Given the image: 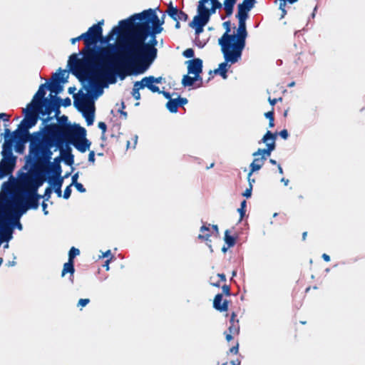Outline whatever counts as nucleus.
<instances>
[{
  "instance_id": "f257e3e1",
  "label": "nucleus",
  "mask_w": 365,
  "mask_h": 365,
  "mask_svg": "<svg viewBox=\"0 0 365 365\" xmlns=\"http://www.w3.org/2000/svg\"><path fill=\"white\" fill-rule=\"evenodd\" d=\"M103 23L104 21L101 20L83 33L85 48L81 52L83 59L73 53L68 61V66L78 78H88L91 83L106 80L113 84L117 76L123 80L130 73L120 56L115 54L116 47L114 44L96 48V44L103 41Z\"/></svg>"
},
{
  "instance_id": "f03ea898",
  "label": "nucleus",
  "mask_w": 365,
  "mask_h": 365,
  "mask_svg": "<svg viewBox=\"0 0 365 365\" xmlns=\"http://www.w3.org/2000/svg\"><path fill=\"white\" fill-rule=\"evenodd\" d=\"M163 24L164 21L160 20L152 9L119 21L122 29L127 31L120 46L123 53L120 58L129 75L131 74L128 69L130 63L135 65V73L139 74L144 73L155 61L158 54L156 36L163 31Z\"/></svg>"
},
{
  "instance_id": "7ed1b4c3",
  "label": "nucleus",
  "mask_w": 365,
  "mask_h": 365,
  "mask_svg": "<svg viewBox=\"0 0 365 365\" xmlns=\"http://www.w3.org/2000/svg\"><path fill=\"white\" fill-rule=\"evenodd\" d=\"M55 123L45 125L39 130L30 133L18 128L13 133L16 141L26 143L29 141L28 158L33 162L36 170H42L52 158L53 151H50L52 145Z\"/></svg>"
},
{
  "instance_id": "20e7f679",
  "label": "nucleus",
  "mask_w": 365,
  "mask_h": 365,
  "mask_svg": "<svg viewBox=\"0 0 365 365\" xmlns=\"http://www.w3.org/2000/svg\"><path fill=\"white\" fill-rule=\"evenodd\" d=\"M238 19V28L236 34H225L218 39L223 57L231 64L237 63L242 56V51L246 44L247 31L246 18L236 17Z\"/></svg>"
},
{
  "instance_id": "39448f33",
  "label": "nucleus",
  "mask_w": 365,
  "mask_h": 365,
  "mask_svg": "<svg viewBox=\"0 0 365 365\" xmlns=\"http://www.w3.org/2000/svg\"><path fill=\"white\" fill-rule=\"evenodd\" d=\"M86 135V129L80 125L72 127L71 125L55 123L52 145L62 147L63 143H71L78 151L84 153L91 145Z\"/></svg>"
},
{
  "instance_id": "423d86ee",
  "label": "nucleus",
  "mask_w": 365,
  "mask_h": 365,
  "mask_svg": "<svg viewBox=\"0 0 365 365\" xmlns=\"http://www.w3.org/2000/svg\"><path fill=\"white\" fill-rule=\"evenodd\" d=\"M46 88H48L47 84H41L34 95L32 101L27 106L43 111V115H49L53 111H56V113H59L60 104L55 102L52 98L51 99L45 98Z\"/></svg>"
},
{
  "instance_id": "0eeeda50",
  "label": "nucleus",
  "mask_w": 365,
  "mask_h": 365,
  "mask_svg": "<svg viewBox=\"0 0 365 365\" xmlns=\"http://www.w3.org/2000/svg\"><path fill=\"white\" fill-rule=\"evenodd\" d=\"M31 163V169L29 173L24 174L19 180L18 185L30 190L31 192H38V189L43 185L45 178L40 175L43 171H36L33 167V162L28 159Z\"/></svg>"
},
{
  "instance_id": "6e6552de",
  "label": "nucleus",
  "mask_w": 365,
  "mask_h": 365,
  "mask_svg": "<svg viewBox=\"0 0 365 365\" xmlns=\"http://www.w3.org/2000/svg\"><path fill=\"white\" fill-rule=\"evenodd\" d=\"M74 97V106L81 111L86 118L88 125H92L94 120V102L91 96L82 94L80 97L76 95Z\"/></svg>"
},
{
  "instance_id": "1a4fd4ad",
  "label": "nucleus",
  "mask_w": 365,
  "mask_h": 365,
  "mask_svg": "<svg viewBox=\"0 0 365 365\" xmlns=\"http://www.w3.org/2000/svg\"><path fill=\"white\" fill-rule=\"evenodd\" d=\"M277 135V133H273L269 130L267 131L262 138L259 141V144L262 143H266V148H258L257 151L252 153V156H262L267 160V158L270 156L271 153L275 149Z\"/></svg>"
},
{
  "instance_id": "9d476101",
  "label": "nucleus",
  "mask_w": 365,
  "mask_h": 365,
  "mask_svg": "<svg viewBox=\"0 0 365 365\" xmlns=\"http://www.w3.org/2000/svg\"><path fill=\"white\" fill-rule=\"evenodd\" d=\"M15 193L18 196H22V201L29 209L36 210L38 207L39 200L42 196L38 192H33L30 190L17 185Z\"/></svg>"
},
{
  "instance_id": "9b49d317",
  "label": "nucleus",
  "mask_w": 365,
  "mask_h": 365,
  "mask_svg": "<svg viewBox=\"0 0 365 365\" xmlns=\"http://www.w3.org/2000/svg\"><path fill=\"white\" fill-rule=\"evenodd\" d=\"M23 113L25 115L24 118L21 120L19 128L26 131H29L30 128L36 125L38 122L39 115H43V111L34 108L27 106L26 108L23 109Z\"/></svg>"
},
{
  "instance_id": "f8f14e48",
  "label": "nucleus",
  "mask_w": 365,
  "mask_h": 365,
  "mask_svg": "<svg viewBox=\"0 0 365 365\" xmlns=\"http://www.w3.org/2000/svg\"><path fill=\"white\" fill-rule=\"evenodd\" d=\"M21 196H18L15 192L13 195L12 201L4 198V200L7 202L8 210L12 211L13 217L15 220L20 219L21 216L25 213L29 208L22 201Z\"/></svg>"
},
{
  "instance_id": "ddd939ff",
  "label": "nucleus",
  "mask_w": 365,
  "mask_h": 365,
  "mask_svg": "<svg viewBox=\"0 0 365 365\" xmlns=\"http://www.w3.org/2000/svg\"><path fill=\"white\" fill-rule=\"evenodd\" d=\"M237 314L235 312H232L230 319V326L228 330L225 331V339L227 341H230L234 339L235 336H238L240 334V323L239 320L236 319Z\"/></svg>"
},
{
  "instance_id": "4468645a",
  "label": "nucleus",
  "mask_w": 365,
  "mask_h": 365,
  "mask_svg": "<svg viewBox=\"0 0 365 365\" xmlns=\"http://www.w3.org/2000/svg\"><path fill=\"white\" fill-rule=\"evenodd\" d=\"M13 140L11 138V133L9 129H5V140L2 146L1 155L7 158L14 159L16 160V157L14 155L12 152Z\"/></svg>"
},
{
  "instance_id": "2eb2a0df",
  "label": "nucleus",
  "mask_w": 365,
  "mask_h": 365,
  "mask_svg": "<svg viewBox=\"0 0 365 365\" xmlns=\"http://www.w3.org/2000/svg\"><path fill=\"white\" fill-rule=\"evenodd\" d=\"M16 160L2 157L0 161V179L11 175L16 166Z\"/></svg>"
},
{
  "instance_id": "dca6fc26",
  "label": "nucleus",
  "mask_w": 365,
  "mask_h": 365,
  "mask_svg": "<svg viewBox=\"0 0 365 365\" xmlns=\"http://www.w3.org/2000/svg\"><path fill=\"white\" fill-rule=\"evenodd\" d=\"M165 12L174 21H187L188 19V15L184 11L178 10L177 7H174L172 2L168 4Z\"/></svg>"
},
{
  "instance_id": "f3484780",
  "label": "nucleus",
  "mask_w": 365,
  "mask_h": 365,
  "mask_svg": "<svg viewBox=\"0 0 365 365\" xmlns=\"http://www.w3.org/2000/svg\"><path fill=\"white\" fill-rule=\"evenodd\" d=\"M66 143H63L62 147H58L57 145H52L50 147V151H52L51 148L53 147L56 148L55 151L58 149L61 152V156L64 163L68 165H72L74 163V157L71 153V150L69 147H67L66 149H64Z\"/></svg>"
},
{
  "instance_id": "a211bd4d",
  "label": "nucleus",
  "mask_w": 365,
  "mask_h": 365,
  "mask_svg": "<svg viewBox=\"0 0 365 365\" xmlns=\"http://www.w3.org/2000/svg\"><path fill=\"white\" fill-rule=\"evenodd\" d=\"M255 0H243L237 6V14L236 17L248 18V12L253 8Z\"/></svg>"
},
{
  "instance_id": "6ab92c4d",
  "label": "nucleus",
  "mask_w": 365,
  "mask_h": 365,
  "mask_svg": "<svg viewBox=\"0 0 365 365\" xmlns=\"http://www.w3.org/2000/svg\"><path fill=\"white\" fill-rule=\"evenodd\" d=\"M187 64V73L189 74H194L196 76H200L202 71V61L200 58H196L186 61Z\"/></svg>"
},
{
  "instance_id": "aec40b11",
  "label": "nucleus",
  "mask_w": 365,
  "mask_h": 365,
  "mask_svg": "<svg viewBox=\"0 0 365 365\" xmlns=\"http://www.w3.org/2000/svg\"><path fill=\"white\" fill-rule=\"evenodd\" d=\"M53 77L54 81L48 86V89L51 93H54L56 95L60 93L63 91V86L61 84V82H64L63 73H55Z\"/></svg>"
},
{
  "instance_id": "412c9836",
  "label": "nucleus",
  "mask_w": 365,
  "mask_h": 365,
  "mask_svg": "<svg viewBox=\"0 0 365 365\" xmlns=\"http://www.w3.org/2000/svg\"><path fill=\"white\" fill-rule=\"evenodd\" d=\"M197 15L193 17V19L189 23V26H205L210 19L207 18V15L202 11L201 9L197 6Z\"/></svg>"
},
{
  "instance_id": "4be33fe9",
  "label": "nucleus",
  "mask_w": 365,
  "mask_h": 365,
  "mask_svg": "<svg viewBox=\"0 0 365 365\" xmlns=\"http://www.w3.org/2000/svg\"><path fill=\"white\" fill-rule=\"evenodd\" d=\"M229 302L227 299L222 301V294H217L213 299V307L220 312H227L228 310Z\"/></svg>"
},
{
  "instance_id": "5701e85b",
  "label": "nucleus",
  "mask_w": 365,
  "mask_h": 365,
  "mask_svg": "<svg viewBox=\"0 0 365 365\" xmlns=\"http://www.w3.org/2000/svg\"><path fill=\"white\" fill-rule=\"evenodd\" d=\"M266 161V159L264 157H255V159L253 160V161L251 163L250 165V172L247 175V180H250V178H251V175H252L253 173L260 170L262 168V167L264 165V163Z\"/></svg>"
},
{
  "instance_id": "b1692460",
  "label": "nucleus",
  "mask_w": 365,
  "mask_h": 365,
  "mask_svg": "<svg viewBox=\"0 0 365 365\" xmlns=\"http://www.w3.org/2000/svg\"><path fill=\"white\" fill-rule=\"evenodd\" d=\"M36 171H44L46 173L53 172L55 175L56 178H61V167L60 163H51V160L49 163L45 166V168L42 170H36Z\"/></svg>"
},
{
  "instance_id": "393cba45",
  "label": "nucleus",
  "mask_w": 365,
  "mask_h": 365,
  "mask_svg": "<svg viewBox=\"0 0 365 365\" xmlns=\"http://www.w3.org/2000/svg\"><path fill=\"white\" fill-rule=\"evenodd\" d=\"M63 182V178H54L53 179V181L49 180V182L52 184V185L54 187L55 192L58 195V197H61L62 192H61V187Z\"/></svg>"
},
{
  "instance_id": "a878e982",
  "label": "nucleus",
  "mask_w": 365,
  "mask_h": 365,
  "mask_svg": "<svg viewBox=\"0 0 365 365\" xmlns=\"http://www.w3.org/2000/svg\"><path fill=\"white\" fill-rule=\"evenodd\" d=\"M205 4H207V0H200L198 2V6L202 11H205V13L207 15V18L210 19L211 15L215 14L217 9L212 5L211 6L210 9H208L205 6Z\"/></svg>"
},
{
  "instance_id": "bb28decb",
  "label": "nucleus",
  "mask_w": 365,
  "mask_h": 365,
  "mask_svg": "<svg viewBox=\"0 0 365 365\" xmlns=\"http://www.w3.org/2000/svg\"><path fill=\"white\" fill-rule=\"evenodd\" d=\"M225 58V62L221 63L219 65V68L214 70V73L220 74L224 79H226L227 77V63H230V61H227L226 58Z\"/></svg>"
},
{
  "instance_id": "cd10ccee",
  "label": "nucleus",
  "mask_w": 365,
  "mask_h": 365,
  "mask_svg": "<svg viewBox=\"0 0 365 365\" xmlns=\"http://www.w3.org/2000/svg\"><path fill=\"white\" fill-rule=\"evenodd\" d=\"M201 234H200L197 237L199 240H201L202 241H207L209 240L210 237H211L210 230V225H203L200 230Z\"/></svg>"
},
{
  "instance_id": "c85d7f7f",
  "label": "nucleus",
  "mask_w": 365,
  "mask_h": 365,
  "mask_svg": "<svg viewBox=\"0 0 365 365\" xmlns=\"http://www.w3.org/2000/svg\"><path fill=\"white\" fill-rule=\"evenodd\" d=\"M75 272L74 262L70 260L65 263L63 267L61 272V277H64L67 273L70 274L71 276L73 277Z\"/></svg>"
},
{
  "instance_id": "c756f323",
  "label": "nucleus",
  "mask_w": 365,
  "mask_h": 365,
  "mask_svg": "<svg viewBox=\"0 0 365 365\" xmlns=\"http://www.w3.org/2000/svg\"><path fill=\"white\" fill-rule=\"evenodd\" d=\"M237 0H225L223 3L224 10L227 16H230L233 13V9Z\"/></svg>"
},
{
  "instance_id": "7c9ffc66",
  "label": "nucleus",
  "mask_w": 365,
  "mask_h": 365,
  "mask_svg": "<svg viewBox=\"0 0 365 365\" xmlns=\"http://www.w3.org/2000/svg\"><path fill=\"white\" fill-rule=\"evenodd\" d=\"M121 31H124L127 33V31L124 29H122V28L118 24V26H114L111 31L105 37L103 36V41H101V43H108L109 42L113 37L115 34L117 33H120Z\"/></svg>"
},
{
  "instance_id": "2f4dec72",
  "label": "nucleus",
  "mask_w": 365,
  "mask_h": 365,
  "mask_svg": "<svg viewBox=\"0 0 365 365\" xmlns=\"http://www.w3.org/2000/svg\"><path fill=\"white\" fill-rule=\"evenodd\" d=\"M199 80H202L200 76H196L194 75V77H191L188 75H185L182 79V84L186 87V86H192L195 81H197Z\"/></svg>"
},
{
  "instance_id": "473e14b6",
  "label": "nucleus",
  "mask_w": 365,
  "mask_h": 365,
  "mask_svg": "<svg viewBox=\"0 0 365 365\" xmlns=\"http://www.w3.org/2000/svg\"><path fill=\"white\" fill-rule=\"evenodd\" d=\"M80 81H84V80H87L90 82L91 85V86H93L96 87V95L97 96L101 95L103 93V89H102V87H101V83H110L108 81L106 80H103V81H98V82H96V83H91V81H90V79L88 78H82V79H80L78 78Z\"/></svg>"
},
{
  "instance_id": "72a5a7b5",
  "label": "nucleus",
  "mask_w": 365,
  "mask_h": 365,
  "mask_svg": "<svg viewBox=\"0 0 365 365\" xmlns=\"http://www.w3.org/2000/svg\"><path fill=\"white\" fill-rule=\"evenodd\" d=\"M178 107L179 106L177 98H171L166 103V108L170 113H176L178 111Z\"/></svg>"
},
{
  "instance_id": "f704fd0d",
  "label": "nucleus",
  "mask_w": 365,
  "mask_h": 365,
  "mask_svg": "<svg viewBox=\"0 0 365 365\" xmlns=\"http://www.w3.org/2000/svg\"><path fill=\"white\" fill-rule=\"evenodd\" d=\"M224 240L227 245L228 247H233L236 242V237L231 236L230 235V231L228 230L225 232V237Z\"/></svg>"
},
{
  "instance_id": "c9c22d12",
  "label": "nucleus",
  "mask_w": 365,
  "mask_h": 365,
  "mask_svg": "<svg viewBox=\"0 0 365 365\" xmlns=\"http://www.w3.org/2000/svg\"><path fill=\"white\" fill-rule=\"evenodd\" d=\"M50 96H51V98H53L55 102H56L57 103H59L60 106H63V107H68V106H70L71 104V99L68 97L64 98L62 101L60 98L56 97V96H53L51 94Z\"/></svg>"
},
{
  "instance_id": "e433bc0d",
  "label": "nucleus",
  "mask_w": 365,
  "mask_h": 365,
  "mask_svg": "<svg viewBox=\"0 0 365 365\" xmlns=\"http://www.w3.org/2000/svg\"><path fill=\"white\" fill-rule=\"evenodd\" d=\"M80 254V251L78 249L72 247L68 252V260L71 262H74V258Z\"/></svg>"
},
{
  "instance_id": "4c0bfd02",
  "label": "nucleus",
  "mask_w": 365,
  "mask_h": 365,
  "mask_svg": "<svg viewBox=\"0 0 365 365\" xmlns=\"http://www.w3.org/2000/svg\"><path fill=\"white\" fill-rule=\"evenodd\" d=\"M146 81H145L143 78L140 81L135 82L133 88L140 91V89H143L145 87H146Z\"/></svg>"
},
{
  "instance_id": "58836bf2",
  "label": "nucleus",
  "mask_w": 365,
  "mask_h": 365,
  "mask_svg": "<svg viewBox=\"0 0 365 365\" xmlns=\"http://www.w3.org/2000/svg\"><path fill=\"white\" fill-rule=\"evenodd\" d=\"M246 200H244L242 202H241V205H240V207L238 208L237 211L240 212V219H242L243 217L245 216V212H246V210H245V207H246Z\"/></svg>"
},
{
  "instance_id": "ea45409f",
  "label": "nucleus",
  "mask_w": 365,
  "mask_h": 365,
  "mask_svg": "<svg viewBox=\"0 0 365 365\" xmlns=\"http://www.w3.org/2000/svg\"><path fill=\"white\" fill-rule=\"evenodd\" d=\"M146 87L153 93H160V90L158 86L153 85V83L146 81Z\"/></svg>"
},
{
  "instance_id": "a19ab883",
  "label": "nucleus",
  "mask_w": 365,
  "mask_h": 365,
  "mask_svg": "<svg viewBox=\"0 0 365 365\" xmlns=\"http://www.w3.org/2000/svg\"><path fill=\"white\" fill-rule=\"evenodd\" d=\"M249 181V187L247 188L245 192L242 193V195L246 197H250L252 195V185L251 184V178H250Z\"/></svg>"
},
{
  "instance_id": "79ce46f5",
  "label": "nucleus",
  "mask_w": 365,
  "mask_h": 365,
  "mask_svg": "<svg viewBox=\"0 0 365 365\" xmlns=\"http://www.w3.org/2000/svg\"><path fill=\"white\" fill-rule=\"evenodd\" d=\"M144 80L146 81H148L150 83H161L162 78L161 77L155 78L154 76H148V77H144Z\"/></svg>"
},
{
  "instance_id": "37998d69",
  "label": "nucleus",
  "mask_w": 365,
  "mask_h": 365,
  "mask_svg": "<svg viewBox=\"0 0 365 365\" xmlns=\"http://www.w3.org/2000/svg\"><path fill=\"white\" fill-rule=\"evenodd\" d=\"M26 143H21L20 141H16L15 150L17 153H22L24 150V145Z\"/></svg>"
},
{
  "instance_id": "c03bdc74",
  "label": "nucleus",
  "mask_w": 365,
  "mask_h": 365,
  "mask_svg": "<svg viewBox=\"0 0 365 365\" xmlns=\"http://www.w3.org/2000/svg\"><path fill=\"white\" fill-rule=\"evenodd\" d=\"M182 54L185 58H190L194 56L195 52L192 48H187L183 51Z\"/></svg>"
},
{
  "instance_id": "a18cd8bd",
  "label": "nucleus",
  "mask_w": 365,
  "mask_h": 365,
  "mask_svg": "<svg viewBox=\"0 0 365 365\" xmlns=\"http://www.w3.org/2000/svg\"><path fill=\"white\" fill-rule=\"evenodd\" d=\"M71 185H69L65 188L63 195L64 199H68L70 197L71 194Z\"/></svg>"
},
{
  "instance_id": "49530a36",
  "label": "nucleus",
  "mask_w": 365,
  "mask_h": 365,
  "mask_svg": "<svg viewBox=\"0 0 365 365\" xmlns=\"http://www.w3.org/2000/svg\"><path fill=\"white\" fill-rule=\"evenodd\" d=\"M223 26L225 29V32L222 34V36L221 37H224L226 34H230V21H227L224 22L223 23Z\"/></svg>"
},
{
  "instance_id": "de8ad7c7",
  "label": "nucleus",
  "mask_w": 365,
  "mask_h": 365,
  "mask_svg": "<svg viewBox=\"0 0 365 365\" xmlns=\"http://www.w3.org/2000/svg\"><path fill=\"white\" fill-rule=\"evenodd\" d=\"M89 302V299H80L78 302L77 306L82 308L86 307Z\"/></svg>"
},
{
  "instance_id": "09e8293b",
  "label": "nucleus",
  "mask_w": 365,
  "mask_h": 365,
  "mask_svg": "<svg viewBox=\"0 0 365 365\" xmlns=\"http://www.w3.org/2000/svg\"><path fill=\"white\" fill-rule=\"evenodd\" d=\"M222 295L225 294V296H230L231 293H230V287L227 284H224L222 287Z\"/></svg>"
},
{
  "instance_id": "8fccbe9b",
  "label": "nucleus",
  "mask_w": 365,
  "mask_h": 365,
  "mask_svg": "<svg viewBox=\"0 0 365 365\" xmlns=\"http://www.w3.org/2000/svg\"><path fill=\"white\" fill-rule=\"evenodd\" d=\"M209 1V0H207V3ZM211 2V5L216 7L218 9H220L222 7V3L219 0H210Z\"/></svg>"
},
{
  "instance_id": "3c124183",
  "label": "nucleus",
  "mask_w": 365,
  "mask_h": 365,
  "mask_svg": "<svg viewBox=\"0 0 365 365\" xmlns=\"http://www.w3.org/2000/svg\"><path fill=\"white\" fill-rule=\"evenodd\" d=\"M286 4L280 1L279 9L282 11L281 19L284 18L287 14V10L285 9Z\"/></svg>"
},
{
  "instance_id": "603ef678",
  "label": "nucleus",
  "mask_w": 365,
  "mask_h": 365,
  "mask_svg": "<svg viewBox=\"0 0 365 365\" xmlns=\"http://www.w3.org/2000/svg\"><path fill=\"white\" fill-rule=\"evenodd\" d=\"M190 27L195 29V34L199 36L204 30V26H189Z\"/></svg>"
},
{
  "instance_id": "864d4df0",
  "label": "nucleus",
  "mask_w": 365,
  "mask_h": 365,
  "mask_svg": "<svg viewBox=\"0 0 365 365\" xmlns=\"http://www.w3.org/2000/svg\"><path fill=\"white\" fill-rule=\"evenodd\" d=\"M264 116L266 118L270 120H274V108H272V110L265 113Z\"/></svg>"
},
{
  "instance_id": "5fc2aeb1",
  "label": "nucleus",
  "mask_w": 365,
  "mask_h": 365,
  "mask_svg": "<svg viewBox=\"0 0 365 365\" xmlns=\"http://www.w3.org/2000/svg\"><path fill=\"white\" fill-rule=\"evenodd\" d=\"M52 190L51 187H48L45 190L44 195L42 197H44L45 200H48L51 197Z\"/></svg>"
},
{
  "instance_id": "6e6d98bb",
  "label": "nucleus",
  "mask_w": 365,
  "mask_h": 365,
  "mask_svg": "<svg viewBox=\"0 0 365 365\" xmlns=\"http://www.w3.org/2000/svg\"><path fill=\"white\" fill-rule=\"evenodd\" d=\"M282 98L279 97L278 98H271L270 97L268 98V101L269 104L273 107L277 102L282 101Z\"/></svg>"
},
{
  "instance_id": "4d7b16f0",
  "label": "nucleus",
  "mask_w": 365,
  "mask_h": 365,
  "mask_svg": "<svg viewBox=\"0 0 365 365\" xmlns=\"http://www.w3.org/2000/svg\"><path fill=\"white\" fill-rule=\"evenodd\" d=\"M75 186V187L76 188V190L80 192H86V188L83 187V185L80 183V182H77L76 184L73 185Z\"/></svg>"
},
{
  "instance_id": "13d9d810",
  "label": "nucleus",
  "mask_w": 365,
  "mask_h": 365,
  "mask_svg": "<svg viewBox=\"0 0 365 365\" xmlns=\"http://www.w3.org/2000/svg\"><path fill=\"white\" fill-rule=\"evenodd\" d=\"M177 100H178V103L179 106H182L187 104L188 102V101L186 98L178 97L177 98Z\"/></svg>"
},
{
  "instance_id": "bf43d9fd",
  "label": "nucleus",
  "mask_w": 365,
  "mask_h": 365,
  "mask_svg": "<svg viewBox=\"0 0 365 365\" xmlns=\"http://www.w3.org/2000/svg\"><path fill=\"white\" fill-rule=\"evenodd\" d=\"M98 128L102 130V135H103L106 132L107 125L104 122H99L98 124Z\"/></svg>"
},
{
  "instance_id": "052dcab7",
  "label": "nucleus",
  "mask_w": 365,
  "mask_h": 365,
  "mask_svg": "<svg viewBox=\"0 0 365 365\" xmlns=\"http://www.w3.org/2000/svg\"><path fill=\"white\" fill-rule=\"evenodd\" d=\"M81 40H83L85 42V36H84L83 34L78 36V37L71 38V41L72 44H74L76 41H78Z\"/></svg>"
},
{
  "instance_id": "680f3d73",
  "label": "nucleus",
  "mask_w": 365,
  "mask_h": 365,
  "mask_svg": "<svg viewBox=\"0 0 365 365\" xmlns=\"http://www.w3.org/2000/svg\"><path fill=\"white\" fill-rule=\"evenodd\" d=\"M132 96L135 100H139L140 98V93L137 89L133 88Z\"/></svg>"
},
{
  "instance_id": "e2e57ef3",
  "label": "nucleus",
  "mask_w": 365,
  "mask_h": 365,
  "mask_svg": "<svg viewBox=\"0 0 365 365\" xmlns=\"http://www.w3.org/2000/svg\"><path fill=\"white\" fill-rule=\"evenodd\" d=\"M239 351V343L236 342L235 345L230 349V352L237 354Z\"/></svg>"
},
{
  "instance_id": "0e129e2a",
  "label": "nucleus",
  "mask_w": 365,
  "mask_h": 365,
  "mask_svg": "<svg viewBox=\"0 0 365 365\" xmlns=\"http://www.w3.org/2000/svg\"><path fill=\"white\" fill-rule=\"evenodd\" d=\"M210 283L213 287H220V282L219 280L214 281V277H210Z\"/></svg>"
},
{
  "instance_id": "69168bd1",
  "label": "nucleus",
  "mask_w": 365,
  "mask_h": 365,
  "mask_svg": "<svg viewBox=\"0 0 365 365\" xmlns=\"http://www.w3.org/2000/svg\"><path fill=\"white\" fill-rule=\"evenodd\" d=\"M279 135L284 140L287 139L289 136L288 131L286 129L281 130Z\"/></svg>"
},
{
  "instance_id": "338daca9",
  "label": "nucleus",
  "mask_w": 365,
  "mask_h": 365,
  "mask_svg": "<svg viewBox=\"0 0 365 365\" xmlns=\"http://www.w3.org/2000/svg\"><path fill=\"white\" fill-rule=\"evenodd\" d=\"M12 220H13V222H12L13 224L15 225L19 230H21L22 229V225L19 222V219L15 220L14 217H12Z\"/></svg>"
},
{
  "instance_id": "774afa93",
  "label": "nucleus",
  "mask_w": 365,
  "mask_h": 365,
  "mask_svg": "<svg viewBox=\"0 0 365 365\" xmlns=\"http://www.w3.org/2000/svg\"><path fill=\"white\" fill-rule=\"evenodd\" d=\"M78 178V173H76L72 176L71 183L70 185H73L74 184L77 183Z\"/></svg>"
}]
</instances>
